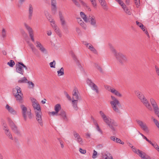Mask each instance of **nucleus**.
Masks as SVG:
<instances>
[{
	"instance_id": "1",
	"label": "nucleus",
	"mask_w": 159,
	"mask_h": 159,
	"mask_svg": "<svg viewBox=\"0 0 159 159\" xmlns=\"http://www.w3.org/2000/svg\"><path fill=\"white\" fill-rule=\"evenodd\" d=\"M99 113L104 121L109 126L114 133L116 131L115 127L118 126L117 123L114 120L107 117L102 111H100Z\"/></svg>"
},
{
	"instance_id": "2",
	"label": "nucleus",
	"mask_w": 159,
	"mask_h": 159,
	"mask_svg": "<svg viewBox=\"0 0 159 159\" xmlns=\"http://www.w3.org/2000/svg\"><path fill=\"white\" fill-rule=\"evenodd\" d=\"M111 51L116 57L118 62L120 65H123L127 61L126 56L121 53H117L114 47L111 45H110Z\"/></svg>"
},
{
	"instance_id": "3",
	"label": "nucleus",
	"mask_w": 159,
	"mask_h": 159,
	"mask_svg": "<svg viewBox=\"0 0 159 159\" xmlns=\"http://www.w3.org/2000/svg\"><path fill=\"white\" fill-rule=\"evenodd\" d=\"M111 98L112 100L110 102L113 110L116 112L120 113V111L119 108L121 107V105L120 102L114 97L111 96Z\"/></svg>"
},
{
	"instance_id": "4",
	"label": "nucleus",
	"mask_w": 159,
	"mask_h": 159,
	"mask_svg": "<svg viewBox=\"0 0 159 159\" xmlns=\"http://www.w3.org/2000/svg\"><path fill=\"white\" fill-rule=\"evenodd\" d=\"M80 15L81 17L85 22H90L91 25L94 27L96 28L97 27L95 17L94 16H89V17L87 18L86 16L83 12H80Z\"/></svg>"
},
{
	"instance_id": "5",
	"label": "nucleus",
	"mask_w": 159,
	"mask_h": 159,
	"mask_svg": "<svg viewBox=\"0 0 159 159\" xmlns=\"http://www.w3.org/2000/svg\"><path fill=\"white\" fill-rule=\"evenodd\" d=\"M16 72L22 75H23L24 71L23 68L27 70V67L21 62H18L16 65Z\"/></svg>"
},
{
	"instance_id": "6",
	"label": "nucleus",
	"mask_w": 159,
	"mask_h": 159,
	"mask_svg": "<svg viewBox=\"0 0 159 159\" xmlns=\"http://www.w3.org/2000/svg\"><path fill=\"white\" fill-rule=\"evenodd\" d=\"M20 107L22 111V115L24 118V120L26 121L27 120V114L29 119L32 118V116L31 112V110L27 111V108L24 105H20Z\"/></svg>"
},
{
	"instance_id": "7",
	"label": "nucleus",
	"mask_w": 159,
	"mask_h": 159,
	"mask_svg": "<svg viewBox=\"0 0 159 159\" xmlns=\"http://www.w3.org/2000/svg\"><path fill=\"white\" fill-rule=\"evenodd\" d=\"M150 101L153 107L155 114L159 118V108L157 102L153 98H151L150 99Z\"/></svg>"
},
{
	"instance_id": "8",
	"label": "nucleus",
	"mask_w": 159,
	"mask_h": 159,
	"mask_svg": "<svg viewBox=\"0 0 159 159\" xmlns=\"http://www.w3.org/2000/svg\"><path fill=\"white\" fill-rule=\"evenodd\" d=\"M134 152L137 154L142 159H151V157L148 155H146L144 152L137 149L135 148V149L133 151Z\"/></svg>"
},
{
	"instance_id": "9",
	"label": "nucleus",
	"mask_w": 159,
	"mask_h": 159,
	"mask_svg": "<svg viewBox=\"0 0 159 159\" xmlns=\"http://www.w3.org/2000/svg\"><path fill=\"white\" fill-rule=\"evenodd\" d=\"M87 83L93 90L95 91L97 94L99 93V91L98 87L91 80L88 79L87 80Z\"/></svg>"
},
{
	"instance_id": "10",
	"label": "nucleus",
	"mask_w": 159,
	"mask_h": 159,
	"mask_svg": "<svg viewBox=\"0 0 159 159\" xmlns=\"http://www.w3.org/2000/svg\"><path fill=\"white\" fill-rule=\"evenodd\" d=\"M24 25L25 28L28 30L29 36L30 37L32 41L34 42V38L33 31L32 29L26 23H25Z\"/></svg>"
},
{
	"instance_id": "11",
	"label": "nucleus",
	"mask_w": 159,
	"mask_h": 159,
	"mask_svg": "<svg viewBox=\"0 0 159 159\" xmlns=\"http://www.w3.org/2000/svg\"><path fill=\"white\" fill-rule=\"evenodd\" d=\"M136 121L143 130L146 132H148V128L145 123H144L143 121L139 120H137Z\"/></svg>"
},
{
	"instance_id": "12",
	"label": "nucleus",
	"mask_w": 159,
	"mask_h": 159,
	"mask_svg": "<svg viewBox=\"0 0 159 159\" xmlns=\"http://www.w3.org/2000/svg\"><path fill=\"white\" fill-rule=\"evenodd\" d=\"M36 113V119L38 121V123L41 126H43V121L42 118L41 114H42L41 112H36L35 111Z\"/></svg>"
},
{
	"instance_id": "13",
	"label": "nucleus",
	"mask_w": 159,
	"mask_h": 159,
	"mask_svg": "<svg viewBox=\"0 0 159 159\" xmlns=\"http://www.w3.org/2000/svg\"><path fill=\"white\" fill-rule=\"evenodd\" d=\"M10 125L14 133L18 134H20V133L18 130L16 126L15 125L14 123L11 120H10L9 121Z\"/></svg>"
},
{
	"instance_id": "14",
	"label": "nucleus",
	"mask_w": 159,
	"mask_h": 159,
	"mask_svg": "<svg viewBox=\"0 0 159 159\" xmlns=\"http://www.w3.org/2000/svg\"><path fill=\"white\" fill-rule=\"evenodd\" d=\"M36 47L39 48V50H40L42 52L45 54L47 53V51L46 49L43 46L41 43L39 41L36 42Z\"/></svg>"
},
{
	"instance_id": "15",
	"label": "nucleus",
	"mask_w": 159,
	"mask_h": 159,
	"mask_svg": "<svg viewBox=\"0 0 159 159\" xmlns=\"http://www.w3.org/2000/svg\"><path fill=\"white\" fill-rule=\"evenodd\" d=\"M135 94L137 96L138 98L141 100V102L143 101L146 98L145 97L144 95L139 91H136L135 92Z\"/></svg>"
},
{
	"instance_id": "16",
	"label": "nucleus",
	"mask_w": 159,
	"mask_h": 159,
	"mask_svg": "<svg viewBox=\"0 0 159 159\" xmlns=\"http://www.w3.org/2000/svg\"><path fill=\"white\" fill-rule=\"evenodd\" d=\"M32 106L34 110H36V112H41V109L40 105L38 103L33 102H32Z\"/></svg>"
},
{
	"instance_id": "17",
	"label": "nucleus",
	"mask_w": 159,
	"mask_h": 159,
	"mask_svg": "<svg viewBox=\"0 0 159 159\" xmlns=\"http://www.w3.org/2000/svg\"><path fill=\"white\" fill-rule=\"evenodd\" d=\"M34 8L31 4H29V16L28 18L29 19L31 20L33 16Z\"/></svg>"
},
{
	"instance_id": "18",
	"label": "nucleus",
	"mask_w": 159,
	"mask_h": 159,
	"mask_svg": "<svg viewBox=\"0 0 159 159\" xmlns=\"http://www.w3.org/2000/svg\"><path fill=\"white\" fill-rule=\"evenodd\" d=\"M146 107L150 111H152V108L147 100L146 99L142 102Z\"/></svg>"
},
{
	"instance_id": "19",
	"label": "nucleus",
	"mask_w": 159,
	"mask_h": 159,
	"mask_svg": "<svg viewBox=\"0 0 159 159\" xmlns=\"http://www.w3.org/2000/svg\"><path fill=\"white\" fill-rule=\"evenodd\" d=\"M6 108L7 109L8 111L11 114L14 115H15L16 114V111L14 110L8 104L6 105Z\"/></svg>"
},
{
	"instance_id": "20",
	"label": "nucleus",
	"mask_w": 159,
	"mask_h": 159,
	"mask_svg": "<svg viewBox=\"0 0 159 159\" xmlns=\"http://www.w3.org/2000/svg\"><path fill=\"white\" fill-rule=\"evenodd\" d=\"M84 44L85 45H87V47H88V48L90 49V50L93 52L95 54H97V50L94 48L93 47L91 44L88 43H86V42H85Z\"/></svg>"
},
{
	"instance_id": "21",
	"label": "nucleus",
	"mask_w": 159,
	"mask_h": 159,
	"mask_svg": "<svg viewBox=\"0 0 159 159\" xmlns=\"http://www.w3.org/2000/svg\"><path fill=\"white\" fill-rule=\"evenodd\" d=\"M4 128L3 129L5 131V134L8 136V137L11 139L13 140V138L12 135L10 132L9 130L7 127V126H4Z\"/></svg>"
},
{
	"instance_id": "22",
	"label": "nucleus",
	"mask_w": 159,
	"mask_h": 159,
	"mask_svg": "<svg viewBox=\"0 0 159 159\" xmlns=\"http://www.w3.org/2000/svg\"><path fill=\"white\" fill-rule=\"evenodd\" d=\"M59 18L61 22V25L63 26H64L66 24V22L64 20L63 16L62 13L61 11L59 12Z\"/></svg>"
},
{
	"instance_id": "23",
	"label": "nucleus",
	"mask_w": 159,
	"mask_h": 159,
	"mask_svg": "<svg viewBox=\"0 0 159 159\" xmlns=\"http://www.w3.org/2000/svg\"><path fill=\"white\" fill-rule=\"evenodd\" d=\"M109 91L112 93L114 94L115 95L118 97H120L122 96V95L118 91L113 88H110Z\"/></svg>"
},
{
	"instance_id": "24",
	"label": "nucleus",
	"mask_w": 159,
	"mask_h": 159,
	"mask_svg": "<svg viewBox=\"0 0 159 159\" xmlns=\"http://www.w3.org/2000/svg\"><path fill=\"white\" fill-rule=\"evenodd\" d=\"M57 115L60 116L64 120H67V116L66 112L63 110H61Z\"/></svg>"
},
{
	"instance_id": "25",
	"label": "nucleus",
	"mask_w": 159,
	"mask_h": 159,
	"mask_svg": "<svg viewBox=\"0 0 159 159\" xmlns=\"http://www.w3.org/2000/svg\"><path fill=\"white\" fill-rule=\"evenodd\" d=\"M21 95V94H16L15 95H14V96L16 98V101L20 103H21L23 102V99Z\"/></svg>"
},
{
	"instance_id": "26",
	"label": "nucleus",
	"mask_w": 159,
	"mask_h": 159,
	"mask_svg": "<svg viewBox=\"0 0 159 159\" xmlns=\"http://www.w3.org/2000/svg\"><path fill=\"white\" fill-rule=\"evenodd\" d=\"M78 101L73 100L72 101V104L73 108L75 110H77L78 109L77 107Z\"/></svg>"
},
{
	"instance_id": "27",
	"label": "nucleus",
	"mask_w": 159,
	"mask_h": 159,
	"mask_svg": "<svg viewBox=\"0 0 159 159\" xmlns=\"http://www.w3.org/2000/svg\"><path fill=\"white\" fill-rule=\"evenodd\" d=\"M51 5L52 7V11H55L56 10V0H51Z\"/></svg>"
},
{
	"instance_id": "28",
	"label": "nucleus",
	"mask_w": 159,
	"mask_h": 159,
	"mask_svg": "<svg viewBox=\"0 0 159 159\" xmlns=\"http://www.w3.org/2000/svg\"><path fill=\"white\" fill-rule=\"evenodd\" d=\"M61 108V105L60 104H57L54 107V110L57 112L60 111Z\"/></svg>"
},
{
	"instance_id": "29",
	"label": "nucleus",
	"mask_w": 159,
	"mask_h": 159,
	"mask_svg": "<svg viewBox=\"0 0 159 159\" xmlns=\"http://www.w3.org/2000/svg\"><path fill=\"white\" fill-rule=\"evenodd\" d=\"M123 9L124 10L125 12L128 15H130L131 14V12L130 11L129 9L128 8V7H127L125 6V7H123Z\"/></svg>"
},
{
	"instance_id": "30",
	"label": "nucleus",
	"mask_w": 159,
	"mask_h": 159,
	"mask_svg": "<svg viewBox=\"0 0 159 159\" xmlns=\"http://www.w3.org/2000/svg\"><path fill=\"white\" fill-rule=\"evenodd\" d=\"M57 75L58 76H61L64 75V69L63 67H61L60 70L57 71Z\"/></svg>"
},
{
	"instance_id": "31",
	"label": "nucleus",
	"mask_w": 159,
	"mask_h": 159,
	"mask_svg": "<svg viewBox=\"0 0 159 159\" xmlns=\"http://www.w3.org/2000/svg\"><path fill=\"white\" fill-rule=\"evenodd\" d=\"M16 90L17 91V92L16 93V94H21L23 95V94L21 93V88L18 86H16L15 88Z\"/></svg>"
},
{
	"instance_id": "32",
	"label": "nucleus",
	"mask_w": 159,
	"mask_h": 159,
	"mask_svg": "<svg viewBox=\"0 0 159 159\" xmlns=\"http://www.w3.org/2000/svg\"><path fill=\"white\" fill-rule=\"evenodd\" d=\"M7 64L10 67H13L15 65V62L14 61L11 60L9 62H8Z\"/></svg>"
},
{
	"instance_id": "33",
	"label": "nucleus",
	"mask_w": 159,
	"mask_h": 159,
	"mask_svg": "<svg viewBox=\"0 0 159 159\" xmlns=\"http://www.w3.org/2000/svg\"><path fill=\"white\" fill-rule=\"evenodd\" d=\"M100 4L104 10H107V7L106 6V4L105 0L101 2Z\"/></svg>"
},
{
	"instance_id": "34",
	"label": "nucleus",
	"mask_w": 159,
	"mask_h": 159,
	"mask_svg": "<svg viewBox=\"0 0 159 159\" xmlns=\"http://www.w3.org/2000/svg\"><path fill=\"white\" fill-rule=\"evenodd\" d=\"M27 80L25 77H23L22 79L18 81V83H27L26 81Z\"/></svg>"
},
{
	"instance_id": "35",
	"label": "nucleus",
	"mask_w": 159,
	"mask_h": 159,
	"mask_svg": "<svg viewBox=\"0 0 159 159\" xmlns=\"http://www.w3.org/2000/svg\"><path fill=\"white\" fill-rule=\"evenodd\" d=\"M78 93L79 92L77 88L76 87L75 88L72 92L73 96L77 95L78 94Z\"/></svg>"
},
{
	"instance_id": "36",
	"label": "nucleus",
	"mask_w": 159,
	"mask_h": 159,
	"mask_svg": "<svg viewBox=\"0 0 159 159\" xmlns=\"http://www.w3.org/2000/svg\"><path fill=\"white\" fill-rule=\"evenodd\" d=\"M26 0H19L18 4L17 5V6L19 7H21L23 3L25 2Z\"/></svg>"
},
{
	"instance_id": "37",
	"label": "nucleus",
	"mask_w": 159,
	"mask_h": 159,
	"mask_svg": "<svg viewBox=\"0 0 159 159\" xmlns=\"http://www.w3.org/2000/svg\"><path fill=\"white\" fill-rule=\"evenodd\" d=\"M27 83L29 84L30 88L33 89L34 88V84L32 82L30 81H27Z\"/></svg>"
},
{
	"instance_id": "38",
	"label": "nucleus",
	"mask_w": 159,
	"mask_h": 159,
	"mask_svg": "<svg viewBox=\"0 0 159 159\" xmlns=\"http://www.w3.org/2000/svg\"><path fill=\"white\" fill-rule=\"evenodd\" d=\"M71 55L72 57L74 59V60L76 61L78 63H79V62L78 60L77 59V58H76V56L75 55V54L73 52H71Z\"/></svg>"
},
{
	"instance_id": "39",
	"label": "nucleus",
	"mask_w": 159,
	"mask_h": 159,
	"mask_svg": "<svg viewBox=\"0 0 159 159\" xmlns=\"http://www.w3.org/2000/svg\"><path fill=\"white\" fill-rule=\"evenodd\" d=\"M71 55L72 57L74 59V60L76 61L78 63H79V62L78 60L77 59V58H76V56L75 55V54L73 52H71Z\"/></svg>"
},
{
	"instance_id": "40",
	"label": "nucleus",
	"mask_w": 159,
	"mask_h": 159,
	"mask_svg": "<svg viewBox=\"0 0 159 159\" xmlns=\"http://www.w3.org/2000/svg\"><path fill=\"white\" fill-rule=\"evenodd\" d=\"M134 3L136 5L137 7L138 8L140 6V0H134Z\"/></svg>"
},
{
	"instance_id": "41",
	"label": "nucleus",
	"mask_w": 159,
	"mask_h": 159,
	"mask_svg": "<svg viewBox=\"0 0 159 159\" xmlns=\"http://www.w3.org/2000/svg\"><path fill=\"white\" fill-rule=\"evenodd\" d=\"M64 94L66 95L67 98L70 101L71 100V98L69 95L68 93L66 91H64Z\"/></svg>"
},
{
	"instance_id": "42",
	"label": "nucleus",
	"mask_w": 159,
	"mask_h": 159,
	"mask_svg": "<svg viewBox=\"0 0 159 159\" xmlns=\"http://www.w3.org/2000/svg\"><path fill=\"white\" fill-rule=\"evenodd\" d=\"M73 134L75 138H76L77 139L78 138H79L80 137V135L75 131H73Z\"/></svg>"
},
{
	"instance_id": "43",
	"label": "nucleus",
	"mask_w": 159,
	"mask_h": 159,
	"mask_svg": "<svg viewBox=\"0 0 159 159\" xmlns=\"http://www.w3.org/2000/svg\"><path fill=\"white\" fill-rule=\"evenodd\" d=\"M50 22L52 23L51 25L53 29L57 28V25L55 23V21H53V20H51L50 21Z\"/></svg>"
},
{
	"instance_id": "44",
	"label": "nucleus",
	"mask_w": 159,
	"mask_h": 159,
	"mask_svg": "<svg viewBox=\"0 0 159 159\" xmlns=\"http://www.w3.org/2000/svg\"><path fill=\"white\" fill-rule=\"evenodd\" d=\"M106 156H107L106 157H107V158L108 159H113V158L111 156V154H110L109 152H107V153L106 154Z\"/></svg>"
},
{
	"instance_id": "45",
	"label": "nucleus",
	"mask_w": 159,
	"mask_h": 159,
	"mask_svg": "<svg viewBox=\"0 0 159 159\" xmlns=\"http://www.w3.org/2000/svg\"><path fill=\"white\" fill-rule=\"evenodd\" d=\"M73 2L78 7H80V4L76 0H72Z\"/></svg>"
},
{
	"instance_id": "46",
	"label": "nucleus",
	"mask_w": 159,
	"mask_h": 159,
	"mask_svg": "<svg viewBox=\"0 0 159 159\" xmlns=\"http://www.w3.org/2000/svg\"><path fill=\"white\" fill-rule=\"evenodd\" d=\"M2 36L4 38L6 36V31L5 29L3 28L2 31Z\"/></svg>"
},
{
	"instance_id": "47",
	"label": "nucleus",
	"mask_w": 159,
	"mask_h": 159,
	"mask_svg": "<svg viewBox=\"0 0 159 159\" xmlns=\"http://www.w3.org/2000/svg\"><path fill=\"white\" fill-rule=\"evenodd\" d=\"M55 62L54 60L53 62H50L49 64L51 68H55Z\"/></svg>"
},
{
	"instance_id": "48",
	"label": "nucleus",
	"mask_w": 159,
	"mask_h": 159,
	"mask_svg": "<svg viewBox=\"0 0 159 159\" xmlns=\"http://www.w3.org/2000/svg\"><path fill=\"white\" fill-rule=\"evenodd\" d=\"M136 24L137 25L139 26L141 28L143 27L144 26L141 23L139 22L138 21H136Z\"/></svg>"
},
{
	"instance_id": "49",
	"label": "nucleus",
	"mask_w": 159,
	"mask_h": 159,
	"mask_svg": "<svg viewBox=\"0 0 159 159\" xmlns=\"http://www.w3.org/2000/svg\"><path fill=\"white\" fill-rule=\"evenodd\" d=\"M33 52L36 55H37L38 54V50L35 48V47H34L31 49Z\"/></svg>"
},
{
	"instance_id": "50",
	"label": "nucleus",
	"mask_w": 159,
	"mask_h": 159,
	"mask_svg": "<svg viewBox=\"0 0 159 159\" xmlns=\"http://www.w3.org/2000/svg\"><path fill=\"white\" fill-rule=\"evenodd\" d=\"M76 140H77V142L79 143L80 144H82L83 143V140L80 137L79 138H78Z\"/></svg>"
},
{
	"instance_id": "51",
	"label": "nucleus",
	"mask_w": 159,
	"mask_h": 159,
	"mask_svg": "<svg viewBox=\"0 0 159 159\" xmlns=\"http://www.w3.org/2000/svg\"><path fill=\"white\" fill-rule=\"evenodd\" d=\"M153 120L157 127L159 128V122L155 119H153Z\"/></svg>"
},
{
	"instance_id": "52",
	"label": "nucleus",
	"mask_w": 159,
	"mask_h": 159,
	"mask_svg": "<svg viewBox=\"0 0 159 159\" xmlns=\"http://www.w3.org/2000/svg\"><path fill=\"white\" fill-rule=\"evenodd\" d=\"M72 98H73V100L78 101L79 100V98L78 94L77 95H74L73 96Z\"/></svg>"
},
{
	"instance_id": "53",
	"label": "nucleus",
	"mask_w": 159,
	"mask_h": 159,
	"mask_svg": "<svg viewBox=\"0 0 159 159\" xmlns=\"http://www.w3.org/2000/svg\"><path fill=\"white\" fill-rule=\"evenodd\" d=\"M97 152L94 150H93V152L92 156V158L93 159L96 157L97 156Z\"/></svg>"
},
{
	"instance_id": "54",
	"label": "nucleus",
	"mask_w": 159,
	"mask_h": 159,
	"mask_svg": "<svg viewBox=\"0 0 159 159\" xmlns=\"http://www.w3.org/2000/svg\"><path fill=\"white\" fill-rule=\"evenodd\" d=\"M54 29H55V31L56 32V33L57 34H58L59 36L60 37H61V35L60 34L59 29H58L57 28H54Z\"/></svg>"
},
{
	"instance_id": "55",
	"label": "nucleus",
	"mask_w": 159,
	"mask_h": 159,
	"mask_svg": "<svg viewBox=\"0 0 159 159\" xmlns=\"http://www.w3.org/2000/svg\"><path fill=\"white\" fill-rule=\"evenodd\" d=\"M92 5L94 7H96L97 4L96 0H92L91 2Z\"/></svg>"
},
{
	"instance_id": "56",
	"label": "nucleus",
	"mask_w": 159,
	"mask_h": 159,
	"mask_svg": "<svg viewBox=\"0 0 159 159\" xmlns=\"http://www.w3.org/2000/svg\"><path fill=\"white\" fill-rule=\"evenodd\" d=\"M79 151L81 153L83 154H84L86 153V150H85L81 148H79Z\"/></svg>"
},
{
	"instance_id": "57",
	"label": "nucleus",
	"mask_w": 159,
	"mask_h": 159,
	"mask_svg": "<svg viewBox=\"0 0 159 159\" xmlns=\"http://www.w3.org/2000/svg\"><path fill=\"white\" fill-rule=\"evenodd\" d=\"M150 143L151 144L156 150L158 148V147H159L156 143H153L151 142V143Z\"/></svg>"
},
{
	"instance_id": "58",
	"label": "nucleus",
	"mask_w": 159,
	"mask_h": 159,
	"mask_svg": "<svg viewBox=\"0 0 159 159\" xmlns=\"http://www.w3.org/2000/svg\"><path fill=\"white\" fill-rule=\"evenodd\" d=\"M79 23L84 29H86V25L83 22H80V23Z\"/></svg>"
},
{
	"instance_id": "59",
	"label": "nucleus",
	"mask_w": 159,
	"mask_h": 159,
	"mask_svg": "<svg viewBox=\"0 0 159 159\" xmlns=\"http://www.w3.org/2000/svg\"><path fill=\"white\" fill-rule=\"evenodd\" d=\"M58 139L59 141L61 144V148H63L64 147L63 141H62L60 139Z\"/></svg>"
},
{
	"instance_id": "60",
	"label": "nucleus",
	"mask_w": 159,
	"mask_h": 159,
	"mask_svg": "<svg viewBox=\"0 0 159 159\" xmlns=\"http://www.w3.org/2000/svg\"><path fill=\"white\" fill-rule=\"evenodd\" d=\"M96 129L101 134H102V130L100 129L98 125H97L96 126Z\"/></svg>"
},
{
	"instance_id": "61",
	"label": "nucleus",
	"mask_w": 159,
	"mask_h": 159,
	"mask_svg": "<svg viewBox=\"0 0 159 159\" xmlns=\"http://www.w3.org/2000/svg\"><path fill=\"white\" fill-rule=\"evenodd\" d=\"M21 33L23 34L24 36L25 37H27V34L25 32L24 30H22L21 31Z\"/></svg>"
},
{
	"instance_id": "62",
	"label": "nucleus",
	"mask_w": 159,
	"mask_h": 159,
	"mask_svg": "<svg viewBox=\"0 0 159 159\" xmlns=\"http://www.w3.org/2000/svg\"><path fill=\"white\" fill-rule=\"evenodd\" d=\"M119 4L122 7V8L123 7H125L126 6V5L122 1H121V2H120Z\"/></svg>"
},
{
	"instance_id": "63",
	"label": "nucleus",
	"mask_w": 159,
	"mask_h": 159,
	"mask_svg": "<svg viewBox=\"0 0 159 159\" xmlns=\"http://www.w3.org/2000/svg\"><path fill=\"white\" fill-rule=\"evenodd\" d=\"M155 68L156 72L157 73V75H158V74H159V68L156 66H155Z\"/></svg>"
},
{
	"instance_id": "64",
	"label": "nucleus",
	"mask_w": 159,
	"mask_h": 159,
	"mask_svg": "<svg viewBox=\"0 0 159 159\" xmlns=\"http://www.w3.org/2000/svg\"><path fill=\"white\" fill-rule=\"evenodd\" d=\"M76 31L79 34H80L81 33V31L79 28L76 27Z\"/></svg>"
}]
</instances>
